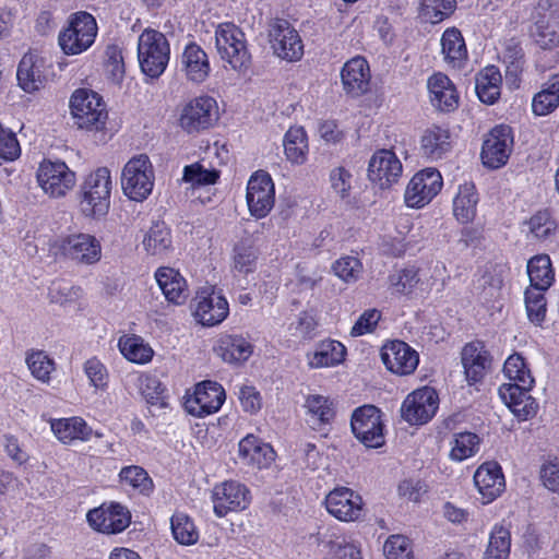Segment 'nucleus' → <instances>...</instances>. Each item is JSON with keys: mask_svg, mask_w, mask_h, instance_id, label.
Here are the masks:
<instances>
[{"mask_svg": "<svg viewBox=\"0 0 559 559\" xmlns=\"http://www.w3.org/2000/svg\"><path fill=\"white\" fill-rule=\"evenodd\" d=\"M511 548L510 531L501 525H495L486 549V559H508Z\"/></svg>", "mask_w": 559, "mask_h": 559, "instance_id": "c03bdc74", "label": "nucleus"}, {"mask_svg": "<svg viewBox=\"0 0 559 559\" xmlns=\"http://www.w3.org/2000/svg\"><path fill=\"white\" fill-rule=\"evenodd\" d=\"M504 376L510 382H519L522 388H532L534 379L527 369L524 358L519 354L508 357L503 365Z\"/></svg>", "mask_w": 559, "mask_h": 559, "instance_id": "8fccbe9b", "label": "nucleus"}, {"mask_svg": "<svg viewBox=\"0 0 559 559\" xmlns=\"http://www.w3.org/2000/svg\"><path fill=\"white\" fill-rule=\"evenodd\" d=\"M350 427L357 440L367 448L377 449L385 442L382 413L373 405L356 408L352 415Z\"/></svg>", "mask_w": 559, "mask_h": 559, "instance_id": "0eeeda50", "label": "nucleus"}, {"mask_svg": "<svg viewBox=\"0 0 559 559\" xmlns=\"http://www.w3.org/2000/svg\"><path fill=\"white\" fill-rule=\"evenodd\" d=\"M51 430L62 443L88 440L92 428L81 417L61 418L51 421Z\"/></svg>", "mask_w": 559, "mask_h": 559, "instance_id": "72a5a7b5", "label": "nucleus"}, {"mask_svg": "<svg viewBox=\"0 0 559 559\" xmlns=\"http://www.w3.org/2000/svg\"><path fill=\"white\" fill-rule=\"evenodd\" d=\"M527 274L531 287L548 289L554 281L550 258L546 254L532 258L527 263Z\"/></svg>", "mask_w": 559, "mask_h": 559, "instance_id": "ea45409f", "label": "nucleus"}, {"mask_svg": "<svg viewBox=\"0 0 559 559\" xmlns=\"http://www.w3.org/2000/svg\"><path fill=\"white\" fill-rule=\"evenodd\" d=\"M84 372L90 384L97 390H106L108 385V371L105 365L96 357L90 358L84 364Z\"/></svg>", "mask_w": 559, "mask_h": 559, "instance_id": "680f3d73", "label": "nucleus"}, {"mask_svg": "<svg viewBox=\"0 0 559 559\" xmlns=\"http://www.w3.org/2000/svg\"><path fill=\"white\" fill-rule=\"evenodd\" d=\"M97 35V24L92 14L79 12L69 26L59 34L58 40L67 55H79L92 46Z\"/></svg>", "mask_w": 559, "mask_h": 559, "instance_id": "423d86ee", "label": "nucleus"}, {"mask_svg": "<svg viewBox=\"0 0 559 559\" xmlns=\"http://www.w3.org/2000/svg\"><path fill=\"white\" fill-rule=\"evenodd\" d=\"M502 76L495 66L486 67L476 76L475 90L480 102L492 105L500 96Z\"/></svg>", "mask_w": 559, "mask_h": 559, "instance_id": "f704fd0d", "label": "nucleus"}, {"mask_svg": "<svg viewBox=\"0 0 559 559\" xmlns=\"http://www.w3.org/2000/svg\"><path fill=\"white\" fill-rule=\"evenodd\" d=\"M105 56L106 73L114 82L120 83L124 75V63L121 49L117 45H110L106 48Z\"/></svg>", "mask_w": 559, "mask_h": 559, "instance_id": "13d9d810", "label": "nucleus"}, {"mask_svg": "<svg viewBox=\"0 0 559 559\" xmlns=\"http://www.w3.org/2000/svg\"><path fill=\"white\" fill-rule=\"evenodd\" d=\"M86 519L94 530L104 534H117L129 526L131 515L126 507L111 502L90 510Z\"/></svg>", "mask_w": 559, "mask_h": 559, "instance_id": "4468645a", "label": "nucleus"}, {"mask_svg": "<svg viewBox=\"0 0 559 559\" xmlns=\"http://www.w3.org/2000/svg\"><path fill=\"white\" fill-rule=\"evenodd\" d=\"M479 443L480 439L474 432L465 431L456 433L454 436L450 457L454 461L462 462L477 453Z\"/></svg>", "mask_w": 559, "mask_h": 559, "instance_id": "09e8293b", "label": "nucleus"}, {"mask_svg": "<svg viewBox=\"0 0 559 559\" xmlns=\"http://www.w3.org/2000/svg\"><path fill=\"white\" fill-rule=\"evenodd\" d=\"M362 498L347 487L332 490L325 498L328 512L343 522L357 521L362 512Z\"/></svg>", "mask_w": 559, "mask_h": 559, "instance_id": "6ab92c4d", "label": "nucleus"}, {"mask_svg": "<svg viewBox=\"0 0 559 559\" xmlns=\"http://www.w3.org/2000/svg\"><path fill=\"white\" fill-rule=\"evenodd\" d=\"M214 350L224 361L234 364L246 361L252 354V346L240 335H222Z\"/></svg>", "mask_w": 559, "mask_h": 559, "instance_id": "473e14b6", "label": "nucleus"}, {"mask_svg": "<svg viewBox=\"0 0 559 559\" xmlns=\"http://www.w3.org/2000/svg\"><path fill=\"white\" fill-rule=\"evenodd\" d=\"M386 559H414L408 538L403 535L390 536L383 546Z\"/></svg>", "mask_w": 559, "mask_h": 559, "instance_id": "4d7b16f0", "label": "nucleus"}, {"mask_svg": "<svg viewBox=\"0 0 559 559\" xmlns=\"http://www.w3.org/2000/svg\"><path fill=\"white\" fill-rule=\"evenodd\" d=\"M391 285L400 294H409L418 284L419 277L415 269H404L390 276Z\"/></svg>", "mask_w": 559, "mask_h": 559, "instance_id": "e2e57ef3", "label": "nucleus"}, {"mask_svg": "<svg viewBox=\"0 0 559 559\" xmlns=\"http://www.w3.org/2000/svg\"><path fill=\"white\" fill-rule=\"evenodd\" d=\"M546 289L530 287L525 290V307L531 322L540 325L546 317Z\"/></svg>", "mask_w": 559, "mask_h": 559, "instance_id": "864d4df0", "label": "nucleus"}, {"mask_svg": "<svg viewBox=\"0 0 559 559\" xmlns=\"http://www.w3.org/2000/svg\"><path fill=\"white\" fill-rule=\"evenodd\" d=\"M474 483L484 503H489L499 497L506 487L504 476L501 467L495 462L481 464L474 474Z\"/></svg>", "mask_w": 559, "mask_h": 559, "instance_id": "bb28decb", "label": "nucleus"}, {"mask_svg": "<svg viewBox=\"0 0 559 559\" xmlns=\"http://www.w3.org/2000/svg\"><path fill=\"white\" fill-rule=\"evenodd\" d=\"M219 173L215 169L209 170L201 164L194 163L183 169V180L192 185H212L218 179Z\"/></svg>", "mask_w": 559, "mask_h": 559, "instance_id": "052dcab7", "label": "nucleus"}, {"mask_svg": "<svg viewBox=\"0 0 559 559\" xmlns=\"http://www.w3.org/2000/svg\"><path fill=\"white\" fill-rule=\"evenodd\" d=\"M307 139L302 128H290L284 136V151L287 159L302 164L306 159Z\"/></svg>", "mask_w": 559, "mask_h": 559, "instance_id": "79ce46f5", "label": "nucleus"}, {"mask_svg": "<svg viewBox=\"0 0 559 559\" xmlns=\"http://www.w3.org/2000/svg\"><path fill=\"white\" fill-rule=\"evenodd\" d=\"M442 53L447 62L454 67L460 64L467 56L462 34L456 28H448L441 37Z\"/></svg>", "mask_w": 559, "mask_h": 559, "instance_id": "a19ab883", "label": "nucleus"}, {"mask_svg": "<svg viewBox=\"0 0 559 559\" xmlns=\"http://www.w3.org/2000/svg\"><path fill=\"white\" fill-rule=\"evenodd\" d=\"M154 186V170L147 155L132 157L123 167L121 187L124 194L134 201L145 200Z\"/></svg>", "mask_w": 559, "mask_h": 559, "instance_id": "39448f33", "label": "nucleus"}, {"mask_svg": "<svg viewBox=\"0 0 559 559\" xmlns=\"http://www.w3.org/2000/svg\"><path fill=\"white\" fill-rule=\"evenodd\" d=\"M259 251L251 239H241L233 249L231 271L239 275L253 273L258 266Z\"/></svg>", "mask_w": 559, "mask_h": 559, "instance_id": "c9c22d12", "label": "nucleus"}, {"mask_svg": "<svg viewBox=\"0 0 559 559\" xmlns=\"http://www.w3.org/2000/svg\"><path fill=\"white\" fill-rule=\"evenodd\" d=\"M218 120V106L210 96H200L187 103L180 114L179 124L187 133L210 129Z\"/></svg>", "mask_w": 559, "mask_h": 559, "instance_id": "6e6552de", "label": "nucleus"}, {"mask_svg": "<svg viewBox=\"0 0 559 559\" xmlns=\"http://www.w3.org/2000/svg\"><path fill=\"white\" fill-rule=\"evenodd\" d=\"M119 477L122 484L132 487L144 496H148L153 491V480L141 466H126L120 471Z\"/></svg>", "mask_w": 559, "mask_h": 559, "instance_id": "a18cd8bd", "label": "nucleus"}, {"mask_svg": "<svg viewBox=\"0 0 559 559\" xmlns=\"http://www.w3.org/2000/svg\"><path fill=\"white\" fill-rule=\"evenodd\" d=\"M381 359L388 370L399 376H407L415 371L419 356L408 344L392 341L381 349Z\"/></svg>", "mask_w": 559, "mask_h": 559, "instance_id": "412c9836", "label": "nucleus"}, {"mask_svg": "<svg viewBox=\"0 0 559 559\" xmlns=\"http://www.w3.org/2000/svg\"><path fill=\"white\" fill-rule=\"evenodd\" d=\"M110 170L99 167L88 175L80 190V210L86 217L100 218L108 213L111 192Z\"/></svg>", "mask_w": 559, "mask_h": 559, "instance_id": "f03ea898", "label": "nucleus"}, {"mask_svg": "<svg viewBox=\"0 0 559 559\" xmlns=\"http://www.w3.org/2000/svg\"><path fill=\"white\" fill-rule=\"evenodd\" d=\"M62 253L72 261L92 265L102 258L100 241L91 234L78 233L64 237L60 243Z\"/></svg>", "mask_w": 559, "mask_h": 559, "instance_id": "dca6fc26", "label": "nucleus"}, {"mask_svg": "<svg viewBox=\"0 0 559 559\" xmlns=\"http://www.w3.org/2000/svg\"><path fill=\"white\" fill-rule=\"evenodd\" d=\"M534 43L542 49H554L559 46V27L547 21H537L532 31Z\"/></svg>", "mask_w": 559, "mask_h": 559, "instance_id": "603ef678", "label": "nucleus"}, {"mask_svg": "<svg viewBox=\"0 0 559 559\" xmlns=\"http://www.w3.org/2000/svg\"><path fill=\"white\" fill-rule=\"evenodd\" d=\"M193 314L204 326H214L223 322L229 313V306L225 297L214 292H200L194 298Z\"/></svg>", "mask_w": 559, "mask_h": 559, "instance_id": "4be33fe9", "label": "nucleus"}, {"mask_svg": "<svg viewBox=\"0 0 559 559\" xmlns=\"http://www.w3.org/2000/svg\"><path fill=\"white\" fill-rule=\"evenodd\" d=\"M461 360L469 384L480 381L491 364L490 355L480 341L467 343L462 349Z\"/></svg>", "mask_w": 559, "mask_h": 559, "instance_id": "a878e982", "label": "nucleus"}, {"mask_svg": "<svg viewBox=\"0 0 559 559\" xmlns=\"http://www.w3.org/2000/svg\"><path fill=\"white\" fill-rule=\"evenodd\" d=\"M169 44L165 35L155 29H145L139 37L138 58L141 70L150 78H158L169 61Z\"/></svg>", "mask_w": 559, "mask_h": 559, "instance_id": "7ed1b4c3", "label": "nucleus"}, {"mask_svg": "<svg viewBox=\"0 0 559 559\" xmlns=\"http://www.w3.org/2000/svg\"><path fill=\"white\" fill-rule=\"evenodd\" d=\"M46 60L36 50L26 52L17 67L16 78L21 88L27 93L38 91L45 85Z\"/></svg>", "mask_w": 559, "mask_h": 559, "instance_id": "b1692460", "label": "nucleus"}, {"mask_svg": "<svg viewBox=\"0 0 559 559\" xmlns=\"http://www.w3.org/2000/svg\"><path fill=\"white\" fill-rule=\"evenodd\" d=\"M174 538L181 545H193L198 542L199 533L193 521L183 512H176L171 519Z\"/></svg>", "mask_w": 559, "mask_h": 559, "instance_id": "de8ad7c7", "label": "nucleus"}, {"mask_svg": "<svg viewBox=\"0 0 559 559\" xmlns=\"http://www.w3.org/2000/svg\"><path fill=\"white\" fill-rule=\"evenodd\" d=\"M239 456L247 465L264 468L274 461L275 452L269 443L262 442L253 435H248L239 442Z\"/></svg>", "mask_w": 559, "mask_h": 559, "instance_id": "c756f323", "label": "nucleus"}, {"mask_svg": "<svg viewBox=\"0 0 559 559\" xmlns=\"http://www.w3.org/2000/svg\"><path fill=\"white\" fill-rule=\"evenodd\" d=\"M427 87L431 104L441 111H452L459 105V94L454 84L443 73H435L428 79Z\"/></svg>", "mask_w": 559, "mask_h": 559, "instance_id": "cd10ccee", "label": "nucleus"}, {"mask_svg": "<svg viewBox=\"0 0 559 559\" xmlns=\"http://www.w3.org/2000/svg\"><path fill=\"white\" fill-rule=\"evenodd\" d=\"M181 70L189 81L204 82L211 71L207 53L195 43H190L181 55Z\"/></svg>", "mask_w": 559, "mask_h": 559, "instance_id": "c85d7f7f", "label": "nucleus"}, {"mask_svg": "<svg viewBox=\"0 0 559 559\" xmlns=\"http://www.w3.org/2000/svg\"><path fill=\"white\" fill-rule=\"evenodd\" d=\"M145 250L152 255L165 257L173 250L169 228L164 222L154 223L143 239Z\"/></svg>", "mask_w": 559, "mask_h": 559, "instance_id": "58836bf2", "label": "nucleus"}, {"mask_svg": "<svg viewBox=\"0 0 559 559\" xmlns=\"http://www.w3.org/2000/svg\"><path fill=\"white\" fill-rule=\"evenodd\" d=\"M332 402L322 395H310L306 400V407L308 409V414L310 415L311 423L313 426L328 424L334 417V409L332 407Z\"/></svg>", "mask_w": 559, "mask_h": 559, "instance_id": "3c124183", "label": "nucleus"}, {"mask_svg": "<svg viewBox=\"0 0 559 559\" xmlns=\"http://www.w3.org/2000/svg\"><path fill=\"white\" fill-rule=\"evenodd\" d=\"M119 348L121 354L130 361L136 364H145L153 356L152 348L144 344L139 336H124L119 340Z\"/></svg>", "mask_w": 559, "mask_h": 559, "instance_id": "37998d69", "label": "nucleus"}, {"mask_svg": "<svg viewBox=\"0 0 559 559\" xmlns=\"http://www.w3.org/2000/svg\"><path fill=\"white\" fill-rule=\"evenodd\" d=\"M225 397V391L221 384L204 381L197 385L193 396L186 401L185 406L189 414L203 417L217 412Z\"/></svg>", "mask_w": 559, "mask_h": 559, "instance_id": "a211bd4d", "label": "nucleus"}, {"mask_svg": "<svg viewBox=\"0 0 559 559\" xmlns=\"http://www.w3.org/2000/svg\"><path fill=\"white\" fill-rule=\"evenodd\" d=\"M21 154V147L16 135L0 124V158L14 160Z\"/></svg>", "mask_w": 559, "mask_h": 559, "instance_id": "69168bd1", "label": "nucleus"}, {"mask_svg": "<svg viewBox=\"0 0 559 559\" xmlns=\"http://www.w3.org/2000/svg\"><path fill=\"white\" fill-rule=\"evenodd\" d=\"M246 199L252 216L263 218L271 212L275 202V190L267 173L259 171L251 176Z\"/></svg>", "mask_w": 559, "mask_h": 559, "instance_id": "f8f14e48", "label": "nucleus"}, {"mask_svg": "<svg viewBox=\"0 0 559 559\" xmlns=\"http://www.w3.org/2000/svg\"><path fill=\"white\" fill-rule=\"evenodd\" d=\"M531 234L539 240H546L556 231V222L551 218L549 211L543 210L534 214L530 221Z\"/></svg>", "mask_w": 559, "mask_h": 559, "instance_id": "5fc2aeb1", "label": "nucleus"}, {"mask_svg": "<svg viewBox=\"0 0 559 559\" xmlns=\"http://www.w3.org/2000/svg\"><path fill=\"white\" fill-rule=\"evenodd\" d=\"M455 8V0H420L419 12L425 21L436 24L449 17Z\"/></svg>", "mask_w": 559, "mask_h": 559, "instance_id": "49530a36", "label": "nucleus"}, {"mask_svg": "<svg viewBox=\"0 0 559 559\" xmlns=\"http://www.w3.org/2000/svg\"><path fill=\"white\" fill-rule=\"evenodd\" d=\"M346 354L345 346L332 340L321 342L316 352L308 354V365L311 368L331 367L341 364Z\"/></svg>", "mask_w": 559, "mask_h": 559, "instance_id": "4c0bfd02", "label": "nucleus"}, {"mask_svg": "<svg viewBox=\"0 0 559 559\" xmlns=\"http://www.w3.org/2000/svg\"><path fill=\"white\" fill-rule=\"evenodd\" d=\"M380 317V312L376 309L366 310L353 325L350 335L357 337L372 332L378 324Z\"/></svg>", "mask_w": 559, "mask_h": 559, "instance_id": "338daca9", "label": "nucleus"}, {"mask_svg": "<svg viewBox=\"0 0 559 559\" xmlns=\"http://www.w3.org/2000/svg\"><path fill=\"white\" fill-rule=\"evenodd\" d=\"M477 203L478 194L475 185L472 182L460 185L457 194L453 200V214L456 219L462 224L473 221L476 216Z\"/></svg>", "mask_w": 559, "mask_h": 559, "instance_id": "e433bc0d", "label": "nucleus"}, {"mask_svg": "<svg viewBox=\"0 0 559 559\" xmlns=\"http://www.w3.org/2000/svg\"><path fill=\"white\" fill-rule=\"evenodd\" d=\"M156 282L165 298L175 305H182L187 297V283L180 273L171 267H159L155 273Z\"/></svg>", "mask_w": 559, "mask_h": 559, "instance_id": "2f4dec72", "label": "nucleus"}, {"mask_svg": "<svg viewBox=\"0 0 559 559\" xmlns=\"http://www.w3.org/2000/svg\"><path fill=\"white\" fill-rule=\"evenodd\" d=\"M403 171L402 163L394 152L380 150L370 158L368 166L369 179L381 189L389 188L396 182Z\"/></svg>", "mask_w": 559, "mask_h": 559, "instance_id": "aec40b11", "label": "nucleus"}, {"mask_svg": "<svg viewBox=\"0 0 559 559\" xmlns=\"http://www.w3.org/2000/svg\"><path fill=\"white\" fill-rule=\"evenodd\" d=\"M269 38L274 55L295 62L304 56V44L298 32L287 20L274 19L269 25Z\"/></svg>", "mask_w": 559, "mask_h": 559, "instance_id": "1a4fd4ad", "label": "nucleus"}, {"mask_svg": "<svg viewBox=\"0 0 559 559\" xmlns=\"http://www.w3.org/2000/svg\"><path fill=\"white\" fill-rule=\"evenodd\" d=\"M559 106V99L555 95L548 92L540 91L534 97L532 102L533 112L537 116H545L552 112Z\"/></svg>", "mask_w": 559, "mask_h": 559, "instance_id": "774afa93", "label": "nucleus"}, {"mask_svg": "<svg viewBox=\"0 0 559 559\" xmlns=\"http://www.w3.org/2000/svg\"><path fill=\"white\" fill-rule=\"evenodd\" d=\"M75 180V174L63 162L44 160L37 170L38 185L51 198L64 197Z\"/></svg>", "mask_w": 559, "mask_h": 559, "instance_id": "9b49d317", "label": "nucleus"}, {"mask_svg": "<svg viewBox=\"0 0 559 559\" xmlns=\"http://www.w3.org/2000/svg\"><path fill=\"white\" fill-rule=\"evenodd\" d=\"M451 148V134L447 128L431 126L420 136V153L430 160L442 158Z\"/></svg>", "mask_w": 559, "mask_h": 559, "instance_id": "7c9ffc66", "label": "nucleus"}, {"mask_svg": "<svg viewBox=\"0 0 559 559\" xmlns=\"http://www.w3.org/2000/svg\"><path fill=\"white\" fill-rule=\"evenodd\" d=\"M141 391L147 403L165 406V388L156 377H145L142 380Z\"/></svg>", "mask_w": 559, "mask_h": 559, "instance_id": "0e129e2a", "label": "nucleus"}, {"mask_svg": "<svg viewBox=\"0 0 559 559\" xmlns=\"http://www.w3.org/2000/svg\"><path fill=\"white\" fill-rule=\"evenodd\" d=\"M334 274L344 282H355L361 273V262L355 257H343L332 266Z\"/></svg>", "mask_w": 559, "mask_h": 559, "instance_id": "bf43d9fd", "label": "nucleus"}, {"mask_svg": "<svg viewBox=\"0 0 559 559\" xmlns=\"http://www.w3.org/2000/svg\"><path fill=\"white\" fill-rule=\"evenodd\" d=\"M531 388H522L519 382L503 383L499 388V395L510 411L521 420L534 417L538 405L530 395Z\"/></svg>", "mask_w": 559, "mask_h": 559, "instance_id": "5701e85b", "label": "nucleus"}, {"mask_svg": "<svg viewBox=\"0 0 559 559\" xmlns=\"http://www.w3.org/2000/svg\"><path fill=\"white\" fill-rule=\"evenodd\" d=\"M214 512L223 518L229 512L245 510L249 504V490L238 481L228 480L217 485L212 495Z\"/></svg>", "mask_w": 559, "mask_h": 559, "instance_id": "f3484780", "label": "nucleus"}, {"mask_svg": "<svg viewBox=\"0 0 559 559\" xmlns=\"http://www.w3.org/2000/svg\"><path fill=\"white\" fill-rule=\"evenodd\" d=\"M344 91L352 97H359L370 90V69L367 60L355 57L348 60L341 72Z\"/></svg>", "mask_w": 559, "mask_h": 559, "instance_id": "393cba45", "label": "nucleus"}, {"mask_svg": "<svg viewBox=\"0 0 559 559\" xmlns=\"http://www.w3.org/2000/svg\"><path fill=\"white\" fill-rule=\"evenodd\" d=\"M442 177L435 168L417 173L407 185L405 202L409 207H423L429 203L442 188Z\"/></svg>", "mask_w": 559, "mask_h": 559, "instance_id": "ddd939ff", "label": "nucleus"}, {"mask_svg": "<svg viewBox=\"0 0 559 559\" xmlns=\"http://www.w3.org/2000/svg\"><path fill=\"white\" fill-rule=\"evenodd\" d=\"M216 49L221 58L236 71H245L250 64L243 32L233 23L219 24L215 32Z\"/></svg>", "mask_w": 559, "mask_h": 559, "instance_id": "20e7f679", "label": "nucleus"}, {"mask_svg": "<svg viewBox=\"0 0 559 559\" xmlns=\"http://www.w3.org/2000/svg\"><path fill=\"white\" fill-rule=\"evenodd\" d=\"M74 124L86 132H100L108 120L107 106L102 96L88 88H78L70 97Z\"/></svg>", "mask_w": 559, "mask_h": 559, "instance_id": "f257e3e1", "label": "nucleus"}, {"mask_svg": "<svg viewBox=\"0 0 559 559\" xmlns=\"http://www.w3.org/2000/svg\"><path fill=\"white\" fill-rule=\"evenodd\" d=\"M27 366L32 374L46 382L50 378V373L55 370V362L43 350L33 352L26 357Z\"/></svg>", "mask_w": 559, "mask_h": 559, "instance_id": "6e6d98bb", "label": "nucleus"}, {"mask_svg": "<svg viewBox=\"0 0 559 559\" xmlns=\"http://www.w3.org/2000/svg\"><path fill=\"white\" fill-rule=\"evenodd\" d=\"M513 136L511 128L506 124L495 127L484 141L481 147V159L489 168L503 166L512 151Z\"/></svg>", "mask_w": 559, "mask_h": 559, "instance_id": "2eb2a0df", "label": "nucleus"}, {"mask_svg": "<svg viewBox=\"0 0 559 559\" xmlns=\"http://www.w3.org/2000/svg\"><path fill=\"white\" fill-rule=\"evenodd\" d=\"M439 396L435 389L424 386L409 393L401 406V416L409 425H425L436 415Z\"/></svg>", "mask_w": 559, "mask_h": 559, "instance_id": "9d476101", "label": "nucleus"}]
</instances>
